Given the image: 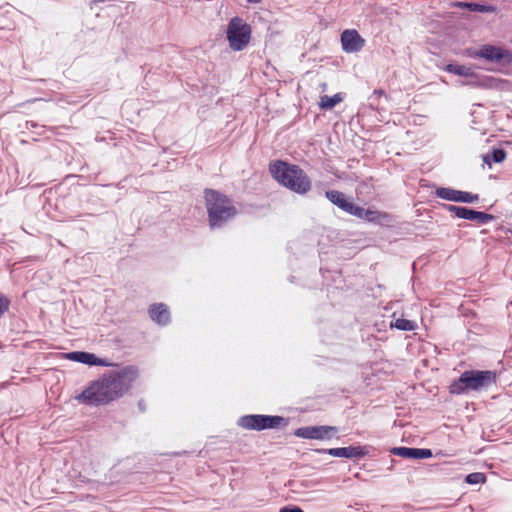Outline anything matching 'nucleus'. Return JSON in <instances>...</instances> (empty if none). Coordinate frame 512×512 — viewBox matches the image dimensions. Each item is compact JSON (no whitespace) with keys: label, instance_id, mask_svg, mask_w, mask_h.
Listing matches in <instances>:
<instances>
[{"label":"nucleus","instance_id":"1","mask_svg":"<svg viewBox=\"0 0 512 512\" xmlns=\"http://www.w3.org/2000/svg\"><path fill=\"white\" fill-rule=\"evenodd\" d=\"M137 376V369L131 366L109 372L87 387L78 399L89 405L107 404L127 392Z\"/></svg>","mask_w":512,"mask_h":512},{"label":"nucleus","instance_id":"2","mask_svg":"<svg viewBox=\"0 0 512 512\" xmlns=\"http://www.w3.org/2000/svg\"><path fill=\"white\" fill-rule=\"evenodd\" d=\"M269 170L279 183L294 192L305 194L311 189L309 177L295 165H288L285 162L277 161L270 164Z\"/></svg>","mask_w":512,"mask_h":512},{"label":"nucleus","instance_id":"3","mask_svg":"<svg viewBox=\"0 0 512 512\" xmlns=\"http://www.w3.org/2000/svg\"><path fill=\"white\" fill-rule=\"evenodd\" d=\"M205 201L211 228L221 227L237 214L231 200L215 190H205Z\"/></svg>","mask_w":512,"mask_h":512},{"label":"nucleus","instance_id":"4","mask_svg":"<svg viewBox=\"0 0 512 512\" xmlns=\"http://www.w3.org/2000/svg\"><path fill=\"white\" fill-rule=\"evenodd\" d=\"M496 383V373L490 370L464 371L458 380L450 386L451 393L464 394L469 391H480Z\"/></svg>","mask_w":512,"mask_h":512},{"label":"nucleus","instance_id":"5","mask_svg":"<svg viewBox=\"0 0 512 512\" xmlns=\"http://www.w3.org/2000/svg\"><path fill=\"white\" fill-rule=\"evenodd\" d=\"M251 33V26L242 18L237 16L231 18L226 29L229 47L233 51L243 50L250 43Z\"/></svg>","mask_w":512,"mask_h":512},{"label":"nucleus","instance_id":"6","mask_svg":"<svg viewBox=\"0 0 512 512\" xmlns=\"http://www.w3.org/2000/svg\"><path fill=\"white\" fill-rule=\"evenodd\" d=\"M468 56L472 58H483L490 63L508 65L512 63V53L499 46L483 45L479 49H469Z\"/></svg>","mask_w":512,"mask_h":512},{"label":"nucleus","instance_id":"7","mask_svg":"<svg viewBox=\"0 0 512 512\" xmlns=\"http://www.w3.org/2000/svg\"><path fill=\"white\" fill-rule=\"evenodd\" d=\"M283 421L280 416L246 415L239 419L238 424L249 430H263L278 427Z\"/></svg>","mask_w":512,"mask_h":512},{"label":"nucleus","instance_id":"8","mask_svg":"<svg viewBox=\"0 0 512 512\" xmlns=\"http://www.w3.org/2000/svg\"><path fill=\"white\" fill-rule=\"evenodd\" d=\"M337 432V428L333 426H306L295 430V435L305 439L325 440L331 439Z\"/></svg>","mask_w":512,"mask_h":512},{"label":"nucleus","instance_id":"9","mask_svg":"<svg viewBox=\"0 0 512 512\" xmlns=\"http://www.w3.org/2000/svg\"><path fill=\"white\" fill-rule=\"evenodd\" d=\"M437 197L448 201L474 203L478 201V195L470 192L454 190L451 188H437L435 191Z\"/></svg>","mask_w":512,"mask_h":512},{"label":"nucleus","instance_id":"10","mask_svg":"<svg viewBox=\"0 0 512 512\" xmlns=\"http://www.w3.org/2000/svg\"><path fill=\"white\" fill-rule=\"evenodd\" d=\"M341 44L345 52L353 53L360 51L364 45L365 40L354 29H348L341 34Z\"/></svg>","mask_w":512,"mask_h":512},{"label":"nucleus","instance_id":"11","mask_svg":"<svg viewBox=\"0 0 512 512\" xmlns=\"http://www.w3.org/2000/svg\"><path fill=\"white\" fill-rule=\"evenodd\" d=\"M317 452L327 453L334 457H343V458H360V457L365 456L367 453L365 447H361V446L319 449V450H317Z\"/></svg>","mask_w":512,"mask_h":512},{"label":"nucleus","instance_id":"12","mask_svg":"<svg viewBox=\"0 0 512 512\" xmlns=\"http://www.w3.org/2000/svg\"><path fill=\"white\" fill-rule=\"evenodd\" d=\"M66 358L71 361L87 364L90 366H92V365L110 366L111 365V363H109L106 359L98 358L93 353H88V352H83V351L70 352V353L66 354Z\"/></svg>","mask_w":512,"mask_h":512},{"label":"nucleus","instance_id":"13","mask_svg":"<svg viewBox=\"0 0 512 512\" xmlns=\"http://www.w3.org/2000/svg\"><path fill=\"white\" fill-rule=\"evenodd\" d=\"M149 314L151 319L159 325H166L170 322V312L168 307L163 303L151 305Z\"/></svg>","mask_w":512,"mask_h":512},{"label":"nucleus","instance_id":"14","mask_svg":"<svg viewBox=\"0 0 512 512\" xmlns=\"http://www.w3.org/2000/svg\"><path fill=\"white\" fill-rule=\"evenodd\" d=\"M326 197L336 206L349 213L352 209L353 203L348 201L345 197V194L337 191L330 190L326 192Z\"/></svg>","mask_w":512,"mask_h":512},{"label":"nucleus","instance_id":"15","mask_svg":"<svg viewBox=\"0 0 512 512\" xmlns=\"http://www.w3.org/2000/svg\"><path fill=\"white\" fill-rule=\"evenodd\" d=\"M460 219H466L470 221H477L482 224H486L494 219V216L485 212H479L473 209L464 207Z\"/></svg>","mask_w":512,"mask_h":512},{"label":"nucleus","instance_id":"16","mask_svg":"<svg viewBox=\"0 0 512 512\" xmlns=\"http://www.w3.org/2000/svg\"><path fill=\"white\" fill-rule=\"evenodd\" d=\"M349 214L354 215L360 219L375 221L378 219L379 213L371 209H365L363 207L356 206L354 203Z\"/></svg>","mask_w":512,"mask_h":512},{"label":"nucleus","instance_id":"17","mask_svg":"<svg viewBox=\"0 0 512 512\" xmlns=\"http://www.w3.org/2000/svg\"><path fill=\"white\" fill-rule=\"evenodd\" d=\"M506 158V152L503 149H493L483 156V161L489 167L492 163H501Z\"/></svg>","mask_w":512,"mask_h":512},{"label":"nucleus","instance_id":"18","mask_svg":"<svg viewBox=\"0 0 512 512\" xmlns=\"http://www.w3.org/2000/svg\"><path fill=\"white\" fill-rule=\"evenodd\" d=\"M444 70L463 77H471L474 75L472 68L465 65L448 64Z\"/></svg>","mask_w":512,"mask_h":512},{"label":"nucleus","instance_id":"19","mask_svg":"<svg viewBox=\"0 0 512 512\" xmlns=\"http://www.w3.org/2000/svg\"><path fill=\"white\" fill-rule=\"evenodd\" d=\"M341 101H342V97L340 96V94H335L332 97L324 95L321 97L319 105L322 109L328 110V109H332L333 107H335Z\"/></svg>","mask_w":512,"mask_h":512},{"label":"nucleus","instance_id":"20","mask_svg":"<svg viewBox=\"0 0 512 512\" xmlns=\"http://www.w3.org/2000/svg\"><path fill=\"white\" fill-rule=\"evenodd\" d=\"M394 455L401 456L403 458L416 459L417 458V448L410 447H396L391 451Z\"/></svg>","mask_w":512,"mask_h":512},{"label":"nucleus","instance_id":"21","mask_svg":"<svg viewBox=\"0 0 512 512\" xmlns=\"http://www.w3.org/2000/svg\"><path fill=\"white\" fill-rule=\"evenodd\" d=\"M391 326L402 331H412L415 329L416 324L413 321L404 318H398L391 324Z\"/></svg>","mask_w":512,"mask_h":512},{"label":"nucleus","instance_id":"22","mask_svg":"<svg viewBox=\"0 0 512 512\" xmlns=\"http://www.w3.org/2000/svg\"><path fill=\"white\" fill-rule=\"evenodd\" d=\"M485 475L483 473L475 472L466 476L468 484H479L485 482Z\"/></svg>","mask_w":512,"mask_h":512},{"label":"nucleus","instance_id":"23","mask_svg":"<svg viewBox=\"0 0 512 512\" xmlns=\"http://www.w3.org/2000/svg\"><path fill=\"white\" fill-rule=\"evenodd\" d=\"M464 5L466 7H468L470 10L477 11V12H489L492 10V7L484 6V5H480V4H476V3H465Z\"/></svg>","mask_w":512,"mask_h":512},{"label":"nucleus","instance_id":"24","mask_svg":"<svg viewBox=\"0 0 512 512\" xmlns=\"http://www.w3.org/2000/svg\"><path fill=\"white\" fill-rule=\"evenodd\" d=\"M9 306L10 300L3 294H0V319L5 314V312L8 311Z\"/></svg>","mask_w":512,"mask_h":512},{"label":"nucleus","instance_id":"25","mask_svg":"<svg viewBox=\"0 0 512 512\" xmlns=\"http://www.w3.org/2000/svg\"><path fill=\"white\" fill-rule=\"evenodd\" d=\"M444 207L451 213H453L457 218H461L462 211L464 207L455 206V205H444Z\"/></svg>","mask_w":512,"mask_h":512},{"label":"nucleus","instance_id":"26","mask_svg":"<svg viewBox=\"0 0 512 512\" xmlns=\"http://www.w3.org/2000/svg\"><path fill=\"white\" fill-rule=\"evenodd\" d=\"M432 456V451L430 449H422L417 448V458L416 459H426Z\"/></svg>","mask_w":512,"mask_h":512},{"label":"nucleus","instance_id":"27","mask_svg":"<svg viewBox=\"0 0 512 512\" xmlns=\"http://www.w3.org/2000/svg\"><path fill=\"white\" fill-rule=\"evenodd\" d=\"M280 512H303V510L299 507H283Z\"/></svg>","mask_w":512,"mask_h":512},{"label":"nucleus","instance_id":"28","mask_svg":"<svg viewBox=\"0 0 512 512\" xmlns=\"http://www.w3.org/2000/svg\"><path fill=\"white\" fill-rule=\"evenodd\" d=\"M250 3H259L261 0H247Z\"/></svg>","mask_w":512,"mask_h":512},{"label":"nucleus","instance_id":"29","mask_svg":"<svg viewBox=\"0 0 512 512\" xmlns=\"http://www.w3.org/2000/svg\"><path fill=\"white\" fill-rule=\"evenodd\" d=\"M375 94L383 95L384 93H383V91H381V90H380V91H377V90H376V91H375Z\"/></svg>","mask_w":512,"mask_h":512}]
</instances>
